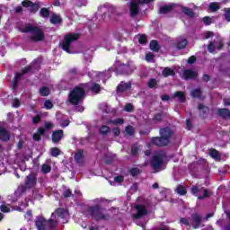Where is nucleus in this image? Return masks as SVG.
Segmentation results:
<instances>
[{
  "label": "nucleus",
  "instance_id": "e2e57ef3",
  "mask_svg": "<svg viewBox=\"0 0 230 230\" xmlns=\"http://www.w3.org/2000/svg\"><path fill=\"white\" fill-rule=\"evenodd\" d=\"M0 210L2 213H10V208L6 207V205H1Z\"/></svg>",
  "mask_w": 230,
  "mask_h": 230
},
{
  "label": "nucleus",
  "instance_id": "de8ad7c7",
  "mask_svg": "<svg viewBox=\"0 0 230 230\" xmlns=\"http://www.w3.org/2000/svg\"><path fill=\"white\" fill-rule=\"evenodd\" d=\"M40 13L41 17H48L49 15V10L46 7L40 9Z\"/></svg>",
  "mask_w": 230,
  "mask_h": 230
},
{
  "label": "nucleus",
  "instance_id": "f257e3e1",
  "mask_svg": "<svg viewBox=\"0 0 230 230\" xmlns=\"http://www.w3.org/2000/svg\"><path fill=\"white\" fill-rule=\"evenodd\" d=\"M160 137H151V145L154 146H158L159 148H164L168 146L172 143V137L173 136V130L172 128L165 127L159 130Z\"/></svg>",
  "mask_w": 230,
  "mask_h": 230
},
{
  "label": "nucleus",
  "instance_id": "c85d7f7f",
  "mask_svg": "<svg viewBox=\"0 0 230 230\" xmlns=\"http://www.w3.org/2000/svg\"><path fill=\"white\" fill-rule=\"evenodd\" d=\"M128 173L132 176V177H137V175H141L143 173V171L137 167H133L131 169L128 170Z\"/></svg>",
  "mask_w": 230,
  "mask_h": 230
},
{
  "label": "nucleus",
  "instance_id": "2f4dec72",
  "mask_svg": "<svg viewBox=\"0 0 230 230\" xmlns=\"http://www.w3.org/2000/svg\"><path fill=\"white\" fill-rule=\"evenodd\" d=\"M39 93L40 96H49L51 90H49V87L48 86H42L40 88Z\"/></svg>",
  "mask_w": 230,
  "mask_h": 230
},
{
  "label": "nucleus",
  "instance_id": "5701e85b",
  "mask_svg": "<svg viewBox=\"0 0 230 230\" xmlns=\"http://www.w3.org/2000/svg\"><path fill=\"white\" fill-rule=\"evenodd\" d=\"M131 87L132 84H130V83L119 84L117 86V93H125V91H128Z\"/></svg>",
  "mask_w": 230,
  "mask_h": 230
},
{
  "label": "nucleus",
  "instance_id": "0e129e2a",
  "mask_svg": "<svg viewBox=\"0 0 230 230\" xmlns=\"http://www.w3.org/2000/svg\"><path fill=\"white\" fill-rule=\"evenodd\" d=\"M112 132H113V136L117 137L118 136H119V134H121V129H119V128H114L112 129Z\"/></svg>",
  "mask_w": 230,
  "mask_h": 230
},
{
  "label": "nucleus",
  "instance_id": "9d476101",
  "mask_svg": "<svg viewBox=\"0 0 230 230\" xmlns=\"http://www.w3.org/2000/svg\"><path fill=\"white\" fill-rule=\"evenodd\" d=\"M39 69H40V64L32 62L31 65L22 69V73H20V75H22V76H24V75H28L30 71H32V73H35V71H39Z\"/></svg>",
  "mask_w": 230,
  "mask_h": 230
},
{
  "label": "nucleus",
  "instance_id": "bb28decb",
  "mask_svg": "<svg viewBox=\"0 0 230 230\" xmlns=\"http://www.w3.org/2000/svg\"><path fill=\"white\" fill-rule=\"evenodd\" d=\"M74 159L78 164L84 163V150H77V152L75 154Z\"/></svg>",
  "mask_w": 230,
  "mask_h": 230
},
{
  "label": "nucleus",
  "instance_id": "72a5a7b5",
  "mask_svg": "<svg viewBox=\"0 0 230 230\" xmlns=\"http://www.w3.org/2000/svg\"><path fill=\"white\" fill-rule=\"evenodd\" d=\"M208 10L213 13L218 12V10H220V4H218L217 2H212L208 5Z\"/></svg>",
  "mask_w": 230,
  "mask_h": 230
},
{
  "label": "nucleus",
  "instance_id": "774afa93",
  "mask_svg": "<svg viewBox=\"0 0 230 230\" xmlns=\"http://www.w3.org/2000/svg\"><path fill=\"white\" fill-rule=\"evenodd\" d=\"M223 102H224L225 107H230V99L229 98L224 99Z\"/></svg>",
  "mask_w": 230,
  "mask_h": 230
},
{
  "label": "nucleus",
  "instance_id": "4468645a",
  "mask_svg": "<svg viewBox=\"0 0 230 230\" xmlns=\"http://www.w3.org/2000/svg\"><path fill=\"white\" fill-rule=\"evenodd\" d=\"M199 76V73L191 69H185L182 74V78L185 80H195Z\"/></svg>",
  "mask_w": 230,
  "mask_h": 230
},
{
  "label": "nucleus",
  "instance_id": "c03bdc74",
  "mask_svg": "<svg viewBox=\"0 0 230 230\" xmlns=\"http://www.w3.org/2000/svg\"><path fill=\"white\" fill-rule=\"evenodd\" d=\"M155 85H157V80L155 78H151L147 82V86L149 87V89H154V87H155Z\"/></svg>",
  "mask_w": 230,
  "mask_h": 230
},
{
  "label": "nucleus",
  "instance_id": "b1692460",
  "mask_svg": "<svg viewBox=\"0 0 230 230\" xmlns=\"http://www.w3.org/2000/svg\"><path fill=\"white\" fill-rule=\"evenodd\" d=\"M150 49L152 51H155V53H158V51L161 49V46L159 45V41L153 40L149 43Z\"/></svg>",
  "mask_w": 230,
  "mask_h": 230
},
{
  "label": "nucleus",
  "instance_id": "7c9ffc66",
  "mask_svg": "<svg viewBox=\"0 0 230 230\" xmlns=\"http://www.w3.org/2000/svg\"><path fill=\"white\" fill-rule=\"evenodd\" d=\"M204 190V187H199L197 185H193L190 189V193L191 195H193L194 197H199V193H200V190Z\"/></svg>",
  "mask_w": 230,
  "mask_h": 230
},
{
  "label": "nucleus",
  "instance_id": "3c124183",
  "mask_svg": "<svg viewBox=\"0 0 230 230\" xmlns=\"http://www.w3.org/2000/svg\"><path fill=\"white\" fill-rule=\"evenodd\" d=\"M126 130V134H128V136H134V128L132 126H127L125 128Z\"/></svg>",
  "mask_w": 230,
  "mask_h": 230
},
{
  "label": "nucleus",
  "instance_id": "338daca9",
  "mask_svg": "<svg viewBox=\"0 0 230 230\" xmlns=\"http://www.w3.org/2000/svg\"><path fill=\"white\" fill-rule=\"evenodd\" d=\"M41 137H42L39 133H37V132L34 133L33 136H32V139L34 141H40Z\"/></svg>",
  "mask_w": 230,
  "mask_h": 230
},
{
  "label": "nucleus",
  "instance_id": "bf43d9fd",
  "mask_svg": "<svg viewBox=\"0 0 230 230\" xmlns=\"http://www.w3.org/2000/svg\"><path fill=\"white\" fill-rule=\"evenodd\" d=\"M123 181H125V177H123V175H118L114 177V181L118 182L119 184H121Z\"/></svg>",
  "mask_w": 230,
  "mask_h": 230
},
{
  "label": "nucleus",
  "instance_id": "4d7b16f0",
  "mask_svg": "<svg viewBox=\"0 0 230 230\" xmlns=\"http://www.w3.org/2000/svg\"><path fill=\"white\" fill-rule=\"evenodd\" d=\"M44 107L47 109V111H49V109H53V102L49 100L45 101Z\"/></svg>",
  "mask_w": 230,
  "mask_h": 230
},
{
  "label": "nucleus",
  "instance_id": "603ef678",
  "mask_svg": "<svg viewBox=\"0 0 230 230\" xmlns=\"http://www.w3.org/2000/svg\"><path fill=\"white\" fill-rule=\"evenodd\" d=\"M139 44H146L148 42V39L146 38V35L142 34L138 39Z\"/></svg>",
  "mask_w": 230,
  "mask_h": 230
},
{
  "label": "nucleus",
  "instance_id": "f8f14e48",
  "mask_svg": "<svg viewBox=\"0 0 230 230\" xmlns=\"http://www.w3.org/2000/svg\"><path fill=\"white\" fill-rule=\"evenodd\" d=\"M139 4L137 2H130L129 3V13L130 17H137L140 12Z\"/></svg>",
  "mask_w": 230,
  "mask_h": 230
},
{
  "label": "nucleus",
  "instance_id": "393cba45",
  "mask_svg": "<svg viewBox=\"0 0 230 230\" xmlns=\"http://www.w3.org/2000/svg\"><path fill=\"white\" fill-rule=\"evenodd\" d=\"M191 98H198L199 100H204V97H202V90L200 88H196L191 91L190 93Z\"/></svg>",
  "mask_w": 230,
  "mask_h": 230
},
{
  "label": "nucleus",
  "instance_id": "ea45409f",
  "mask_svg": "<svg viewBox=\"0 0 230 230\" xmlns=\"http://www.w3.org/2000/svg\"><path fill=\"white\" fill-rule=\"evenodd\" d=\"M108 123H111V125H123V123H125V119H123L122 118H119L117 119H109Z\"/></svg>",
  "mask_w": 230,
  "mask_h": 230
},
{
  "label": "nucleus",
  "instance_id": "ddd939ff",
  "mask_svg": "<svg viewBox=\"0 0 230 230\" xmlns=\"http://www.w3.org/2000/svg\"><path fill=\"white\" fill-rule=\"evenodd\" d=\"M10 137H12L10 131H8L4 127L0 126V141L7 143V141H10Z\"/></svg>",
  "mask_w": 230,
  "mask_h": 230
},
{
  "label": "nucleus",
  "instance_id": "9b49d317",
  "mask_svg": "<svg viewBox=\"0 0 230 230\" xmlns=\"http://www.w3.org/2000/svg\"><path fill=\"white\" fill-rule=\"evenodd\" d=\"M163 156L161 155H157L152 157L151 159V166L154 170H157L163 166Z\"/></svg>",
  "mask_w": 230,
  "mask_h": 230
},
{
  "label": "nucleus",
  "instance_id": "37998d69",
  "mask_svg": "<svg viewBox=\"0 0 230 230\" xmlns=\"http://www.w3.org/2000/svg\"><path fill=\"white\" fill-rule=\"evenodd\" d=\"M207 49L208 53H215V50L217 49V47L215 46V42L210 41L207 47Z\"/></svg>",
  "mask_w": 230,
  "mask_h": 230
},
{
  "label": "nucleus",
  "instance_id": "49530a36",
  "mask_svg": "<svg viewBox=\"0 0 230 230\" xmlns=\"http://www.w3.org/2000/svg\"><path fill=\"white\" fill-rule=\"evenodd\" d=\"M124 111L126 112H134V104L133 103H127L124 107Z\"/></svg>",
  "mask_w": 230,
  "mask_h": 230
},
{
  "label": "nucleus",
  "instance_id": "f704fd0d",
  "mask_svg": "<svg viewBox=\"0 0 230 230\" xmlns=\"http://www.w3.org/2000/svg\"><path fill=\"white\" fill-rule=\"evenodd\" d=\"M208 154L212 159H220V153L215 148L209 149Z\"/></svg>",
  "mask_w": 230,
  "mask_h": 230
},
{
  "label": "nucleus",
  "instance_id": "a878e982",
  "mask_svg": "<svg viewBox=\"0 0 230 230\" xmlns=\"http://www.w3.org/2000/svg\"><path fill=\"white\" fill-rule=\"evenodd\" d=\"M162 75L164 78H168V76H175V70L167 66L162 71Z\"/></svg>",
  "mask_w": 230,
  "mask_h": 230
},
{
  "label": "nucleus",
  "instance_id": "423d86ee",
  "mask_svg": "<svg viewBox=\"0 0 230 230\" xmlns=\"http://www.w3.org/2000/svg\"><path fill=\"white\" fill-rule=\"evenodd\" d=\"M80 39V34L78 33H68L65 35L64 40L61 43V49L66 53H71V44L75 40Z\"/></svg>",
  "mask_w": 230,
  "mask_h": 230
},
{
  "label": "nucleus",
  "instance_id": "c756f323",
  "mask_svg": "<svg viewBox=\"0 0 230 230\" xmlns=\"http://www.w3.org/2000/svg\"><path fill=\"white\" fill-rule=\"evenodd\" d=\"M90 91H92V93H95V94H100L102 91V85H100L97 83H93V84L90 87Z\"/></svg>",
  "mask_w": 230,
  "mask_h": 230
},
{
  "label": "nucleus",
  "instance_id": "a211bd4d",
  "mask_svg": "<svg viewBox=\"0 0 230 230\" xmlns=\"http://www.w3.org/2000/svg\"><path fill=\"white\" fill-rule=\"evenodd\" d=\"M217 116H219V118H222V119H229L230 110L226 108H220L217 110Z\"/></svg>",
  "mask_w": 230,
  "mask_h": 230
},
{
  "label": "nucleus",
  "instance_id": "680f3d73",
  "mask_svg": "<svg viewBox=\"0 0 230 230\" xmlns=\"http://www.w3.org/2000/svg\"><path fill=\"white\" fill-rule=\"evenodd\" d=\"M154 53H152V52H149V53H147L146 55V60L147 61V62H154Z\"/></svg>",
  "mask_w": 230,
  "mask_h": 230
},
{
  "label": "nucleus",
  "instance_id": "a18cd8bd",
  "mask_svg": "<svg viewBox=\"0 0 230 230\" xmlns=\"http://www.w3.org/2000/svg\"><path fill=\"white\" fill-rule=\"evenodd\" d=\"M42 173H49L51 172V166L49 164H44L41 166Z\"/></svg>",
  "mask_w": 230,
  "mask_h": 230
},
{
  "label": "nucleus",
  "instance_id": "4c0bfd02",
  "mask_svg": "<svg viewBox=\"0 0 230 230\" xmlns=\"http://www.w3.org/2000/svg\"><path fill=\"white\" fill-rule=\"evenodd\" d=\"M56 213L59 218H66V214L67 213V210L62 208H58L56 209Z\"/></svg>",
  "mask_w": 230,
  "mask_h": 230
},
{
  "label": "nucleus",
  "instance_id": "20e7f679",
  "mask_svg": "<svg viewBox=\"0 0 230 230\" xmlns=\"http://www.w3.org/2000/svg\"><path fill=\"white\" fill-rule=\"evenodd\" d=\"M22 33H31L29 38L30 42H42L44 40V31L38 26H33L31 23L26 24L21 29Z\"/></svg>",
  "mask_w": 230,
  "mask_h": 230
},
{
  "label": "nucleus",
  "instance_id": "6e6552de",
  "mask_svg": "<svg viewBox=\"0 0 230 230\" xmlns=\"http://www.w3.org/2000/svg\"><path fill=\"white\" fill-rule=\"evenodd\" d=\"M117 75H132L133 69L130 66V63L128 64H120L116 68Z\"/></svg>",
  "mask_w": 230,
  "mask_h": 230
},
{
  "label": "nucleus",
  "instance_id": "cd10ccee",
  "mask_svg": "<svg viewBox=\"0 0 230 230\" xmlns=\"http://www.w3.org/2000/svg\"><path fill=\"white\" fill-rule=\"evenodd\" d=\"M188 44H190L188 40L182 39L181 40H180L176 43V49H180V50L186 49V47L188 46Z\"/></svg>",
  "mask_w": 230,
  "mask_h": 230
},
{
  "label": "nucleus",
  "instance_id": "f03ea898",
  "mask_svg": "<svg viewBox=\"0 0 230 230\" xmlns=\"http://www.w3.org/2000/svg\"><path fill=\"white\" fill-rule=\"evenodd\" d=\"M107 209L100 204H96L93 206H89L84 210V215H86V217H91V218H93V220H96L99 222L100 220L107 221L111 220V215L108 213H105Z\"/></svg>",
  "mask_w": 230,
  "mask_h": 230
},
{
  "label": "nucleus",
  "instance_id": "58836bf2",
  "mask_svg": "<svg viewBox=\"0 0 230 230\" xmlns=\"http://www.w3.org/2000/svg\"><path fill=\"white\" fill-rule=\"evenodd\" d=\"M176 192L178 193V195L184 196L186 195V193H188V190L184 186L178 185V187L176 188Z\"/></svg>",
  "mask_w": 230,
  "mask_h": 230
},
{
  "label": "nucleus",
  "instance_id": "1a4fd4ad",
  "mask_svg": "<svg viewBox=\"0 0 230 230\" xmlns=\"http://www.w3.org/2000/svg\"><path fill=\"white\" fill-rule=\"evenodd\" d=\"M135 209L137 213L133 214V218H136L137 220L143 218V217H146V215H148V210H146V207H145V205H136Z\"/></svg>",
  "mask_w": 230,
  "mask_h": 230
},
{
  "label": "nucleus",
  "instance_id": "a19ab883",
  "mask_svg": "<svg viewBox=\"0 0 230 230\" xmlns=\"http://www.w3.org/2000/svg\"><path fill=\"white\" fill-rule=\"evenodd\" d=\"M60 149L58 147H52L50 149V155L51 157H58L60 155Z\"/></svg>",
  "mask_w": 230,
  "mask_h": 230
},
{
  "label": "nucleus",
  "instance_id": "473e14b6",
  "mask_svg": "<svg viewBox=\"0 0 230 230\" xmlns=\"http://www.w3.org/2000/svg\"><path fill=\"white\" fill-rule=\"evenodd\" d=\"M109 132H111V128L109 126H107V125H102L99 128V133L102 136H107V134H109Z\"/></svg>",
  "mask_w": 230,
  "mask_h": 230
},
{
  "label": "nucleus",
  "instance_id": "dca6fc26",
  "mask_svg": "<svg viewBox=\"0 0 230 230\" xmlns=\"http://www.w3.org/2000/svg\"><path fill=\"white\" fill-rule=\"evenodd\" d=\"M47 224H48V221L46 220V218L42 217H36L35 226L37 227L38 230H46Z\"/></svg>",
  "mask_w": 230,
  "mask_h": 230
},
{
  "label": "nucleus",
  "instance_id": "864d4df0",
  "mask_svg": "<svg viewBox=\"0 0 230 230\" xmlns=\"http://www.w3.org/2000/svg\"><path fill=\"white\" fill-rule=\"evenodd\" d=\"M41 120H42V117H40V115H36L32 117L33 125H38V123H40Z\"/></svg>",
  "mask_w": 230,
  "mask_h": 230
},
{
  "label": "nucleus",
  "instance_id": "412c9836",
  "mask_svg": "<svg viewBox=\"0 0 230 230\" xmlns=\"http://www.w3.org/2000/svg\"><path fill=\"white\" fill-rule=\"evenodd\" d=\"M172 98H177L180 103H186V93L182 91L175 92Z\"/></svg>",
  "mask_w": 230,
  "mask_h": 230
},
{
  "label": "nucleus",
  "instance_id": "e433bc0d",
  "mask_svg": "<svg viewBox=\"0 0 230 230\" xmlns=\"http://www.w3.org/2000/svg\"><path fill=\"white\" fill-rule=\"evenodd\" d=\"M181 11L185 15H188V17H195V13L192 9H190L188 7H182Z\"/></svg>",
  "mask_w": 230,
  "mask_h": 230
},
{
  "label": "nucleus",
  "instance_id": "2eb2a0df",
  "mask_svg": "<svg viewBox=\"0 0 230 230\" xmlns=\"http://www.w3.org/2000/svg\"><path fill=\"white\" fill-rule=\"evenodd\" d=\"M52 142L57 144V143H60V141H62V139L64 138V130L62 129H58L55 130L52 133Z\"/></svg>",
  "mask_w": 230,
  "mask_h": 230
},
{
  "label": "nucleus",
  "instance_id": "f3484780",
  "mask_svg": "<svg viewBox=\"0 0 230 230\" xmlns=\"http://www.w3.org/2000/svg\"><path fill=\"white\" fill-rule=\"evenodd\" d=\"M198 111H199L200 118H208V114H209V107L204 105L203 103H199L198 105Z\"/></svg>",
  "mask_w": 230,
  "mask_h": 230
},
{
  "label": "nucleus",
  "instance_id": "6e6d98bb",
  "mask_svg": "<svg viewBox=\"0 0 230 230\" xmlns=\"http://www.w3.org/2000/svg\"><path fill=\"white\" fill-rule=\"evenodd\" d=\"M225 12V19L226 21H227V22H230V8H225L224 9Z\"/></svg>",
  "mask_w": 230,
  "mask_h": 230
},
{
  "label": "nucleus",
  "instance_id": "0eeeda50",
  "mask_svg": "<svg viewBox=\"0 0 230 230\" xmlns=\"http://www.w3.org/2000/svg\"><path fill=\"white\" fill-rule=\"evenodd\" d=\"M22 6H23V8H30V13H37L39 8H40V4L39 2L32 3L31 0H23L22 2Z\"/></svg>",
  "mask_w": 230,
  "mask_h": 230
},
{
  "label": "nucleus",
  "instance_id": "79ce46f5",
  "mask_svg": "<svg viewBox=\"0 0 230 230\" xmlns=\"http://www.w3.org/2000/svg\"><path fill=\"white\" fill-rule=\"evenodd\" d=\"M203 195L198 196V200H204V199L209 198V190L208 189H203Z\"/></svg>",
  "mask_w": 230,
  "mask_h": 230
},
{
  "label": "nucleus",
  "instance_id": "8fccbe9b",
  "mask_svg": "<svg viewBox=\"0 0 230 230\" xmlns=\"http://www.w3.org/2000/svg\"><path fill=\"white\" fill-rule=\"evenodd\" d=\"M63 197H65V199H69V197H73V191L71 190V189L65 190L63 192Z\"/></svg>",
  "mask_w": 230,
  "mask_h": 230
},
{
  "label": "nucleus",
  "instance_id": "7ed1b4c3",
  "mask_svg": "<svg viewBox=\"0 0 230 230\" xmlns=\"http://www.w3.org/2000/svg\"><path fill=\"white\" fill-rule=\"evenodd\" d=\"M84 84L75 86L68 94V102L71 105H80L85 98V88H84Z\"/></svg>",
  "mask_w": 230,
  "mask_h": 230
},
{
  "label": "nucleus",
  "instance_id": "5fc2aeb1",
  "mask_svg": "<svg viewBox=\"0 0 230 230\" xmlns=\"http://www.w3.org/2000/svg\"><path fill=\"white\" fill-rule=\"evenodd\" d=\"M13 107L14 109H19V107H21V100H19L18 98H14L13 100Z\"/></svg>",
  "mask_w": 230,
  "mask_h": 230
},
{
  "label": "nucleus",
  "instance_id": "13d9d810",
  "mask_svg": "<svg viewBox=\"0 0 230 230\" xmlns=\"http://www.w3.org/2000/svg\"><path fill=\"white\" fill-rule=\"evenodd\" d=\"M137 152H139V147H137V146H133L131 147V155L136 157V155H137Z\"/></svg>",
  "mask_w": 230,
  "mask_h": 230
},
{
  "label": "nucleus",
  "instance_id": "aec40b11",
  "mask_svg": "<svg viewBox=\"0 0 230 230\" xmlns=\"http://www.w3.org/2000/svg\"><path fill=\"white\" fill-rule=\"evenodd\" d=\"M192 220H193V228L199 229L200 227V224H202V218L200 217V215L199 214H193L192 215Z\"/></svg>",
  "mask_w": 230,
  "mask_h": 230
},
{
  "label": "nucleus",
  "instance_id": "09e8293b",
  "mask_svg": "<svg viewBox=\"0 0 230 230\" xmlns=\"http://www.w3.org/2000/svg\"><path fill=\"white\" fill-rule=\"evenodd\" d=\"M212 22H213V20L211 19V17L209 16L203 17V24H205V26H210Z\"/></svg>",
  "mask_w": 230,
  "mask_h": 230
},
{
  "label": "nucleus",
  "instance_id": "39448f33",
  "mask_svg": "<svg viewBox=\"0 0 230 230\" xmlns=\"http://www.w3.org/2000/svg\"><path fill=\"white\" fill-rule=\"evenodd\" d=\"M37 186V176L31 172L26 176L24 184L19 185L17 191L19 195H24L27 190H33Z\"/></svg>",
  "mask_w": 230,
  "mask_h": 230
},
{
  "label": "nucleus",
  "instance_id": "052dcab7",
  "mask_svg": "<svg viewBox=\"0 0 230 230\" xmlns=\"http://www.w3.org/2000/svg\"><path fill=\"white\" fill-rule=\"evenodd\" d=\"M154 121H163V113H156L153 118Z\"/></svg>",
  "mask_w": 230,
  "mask_h": 230
},
{
  "label": "nucleus",
  "instance_id": "6ab92c4d",
  "mask_svg": "<svg viewBox=\"0 0 230 230\" xmlns=\"http://www.w3.org/2000/svg\"><path fill=\"white\" fill-rule=\"evenodd\" d=\"M22 79V74L16 72L13 80L11 82L13 91H15L19 85V80Z\"/></svg>",
  "mask_w": 230,
  "mask_h": 230
},
{
  "label": "nucleus",
  "instance_id": "4be33fe9",
  "mask_svg": "<svg viewBox=\"0 0 230 230\" xmlns=\"http://www.w3.org/2000/svg\"><path fill=\"white\" fill-rule=\"evenodd\" d=\"M173 8H175V4H169V5H164L160 7L159 13H163L164 15H166L167 13H170Z\"/></svg>",
  "mask_w": 230,
  "mask_h": 230
},
{
  "label": "nucleus",
  "instance_id": "69168bd1",
  "mask_svg": "<svg viewBox=\"0 0 230 230\" xmlns=\"http://www.w3.org/2000/svg\"><path fill=\"white\" fill-rule=\"evenodd\" d=\"M197 62V57L195 56H190L189 58H188V64H195Z\"/></svg>",
  "mask_w": 230,
  "mask_h": 230
},
{
  "label": "nucleus",
  "instance_id": "c9c22d12",
  "mask_svg": "<svg viewBox=\"0 0 230 230\" xmlns=\"http://www.w3.org/2000/svg\"><path fill=\"white\" fill-rule=\"evenodd\" d=\"M50 22L51 24H60V22H62V18H60L58 14H52Z\"/></svg>",
  "mask_w": 230,
  "mask_h": 230
}]
</instances>
